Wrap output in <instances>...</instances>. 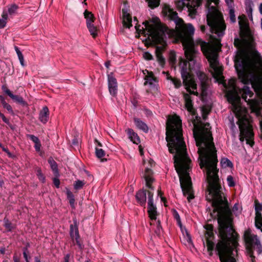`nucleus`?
<instances>
[{"instance_id":"f257e3e1","label":"nucleus","mask_w":262,"mask_h":262,"mask_svg":"<svg viewBox=\"0 0 262 262\" xmlns=\"http://www.w3.org/2000/svg\"><path fill=\"white\" fill-rule=\"evenodd\" d=\"M234 45L239 50L236 56L235 68L239 78L244 84L250 83L256 95L250 88L245 85L242 89L238 88L234 79H230L228 84L224 80L223 67L218 61V53L221 48V40L215 39L214 42L201 45V49L210 64V72L217 82L222 83L226 90L228 101L232 104V110L238 118L240 130L239 139L246 143L253 145L254 133L250 119L245 107L242 106V98L249 106L251 112L259 115L262 112V57L256 51H250L244 42L235 38Z\"/></svg>"},{"instance_id":"f03ea898","label":"nucleus","mask_w":262,"mask_h":262,"mask_svg":"<svg viewBox=\"0 0 262 262\" xmlns=\"http://www.w3.org/2000/svg\"><path fill=\"white\" fill-rule=\"evenodd\" d=\"M208 181L207 200L211 202L213 213L217 217L221 240L216 246L221 262H236L237 234L232 225L231 212L227 199L221 189L219 176H206Z\"/></svg>"},{"instance_id":"7ed1b4c3","label":"nucleus","mask_w":262,"mask_h":262,"mask_svg":"<svg viewBox=\"0 0 262 262\" xmlns=\"http://www.w3.org/2000/svg\"><path fill=\"white\" fill-rule=\"evenodd\" d=\"M164 11L170 19L174 21L175 30H170L167 27L162 28L146 21L143 23L145 28L142 27L140 29V26L135 27L137 32L139 34L143 35L146 37V46L160 45L156 47V54L157 60L161 66L165 64V59L162 54L166 46L164 39L165 33L181 41L184 47L186 59L189 61H192L195 54L192 39L194 31L193 27L190 24H185L183 20L178 17V13L169 6L165 7Z\"/></svg>"},{"instance_id":"20e7f679","label":"nucleus","mask_w":262,"mask_h":262,"mask_svg":"<svg viewBox=\"0 0 262 262\" xmlns=\"http://www.w3.org/2000/svg\"><path fill=\"white\" fill-rule=\"evenodd\" d=\"M166 140L169 151L173 156L176 170L179 175L183 195L190 202L194 198L189 176L191 160L186 152L182 134V121L177 115L169 116L166 123Z\"/></svg>"},{"instance_id":"39448f33","label":"nucleus","mask_w":262,"mask_h":262,"mask_svg":"<svg viewBox=\"0 0 262 262\" xmlns=\"http://www.w3.org/2000/svg\"><path fill=\"white\" fill-rule=\"evenodd\" d=\"M207 21L212 33L219 37L224 35L226 26L222 15L215 7H211L209 10Z\"/></svg>"},{"instance_id":"423d86ee","label":"nucleus","mask_w":262,"mask_h":262,"mask_svg":"<svg viewBox=\"0 0 262 262\" xmlns=\"http://www.w3.org/2000/svg\"><path fill=\"white\" fill-rule=\"evenodd\" d=\"M244 241L247 254L251 258V262H256L254 253L259 255L262 252V246L256 235L251 233L250 230L244 232Z\"/></svg>"},{"instance_id":"0eeeda50","label":"nucleus","mask_w":262,"mask_h":262,"mask_svg":"<svg viewBox=\"0 0 262 262\" xmlns=\"http://www.w3.org/2000/svg\"><path fill=\"white\" fill-rule=\"evenodd\" d=\"M187 61H183L181 63V75L183 80V84L185 86L187 91L190 94L198 95V93L195 91L196 90V84L195 82L193 77L188 71L187 68Z\"/></svg>"},{"instance_id":"6e6552de","label":"nucleus","mask_w":262,"mask_h":262,"mask_svg":"<svg viewBox=\"0 0 262 262\" xmlns=\"http://www.w3.org/2000/svg\"><path fill=\"white\" fill-rule=\"evenodd\" d=\"M202 0H179L176 3L177 7L182 10L185 7L188 9L189 15L194 17L196 14V10L202 4Z\"/></svg>"},{"instance_id":"1a4fd4ad","label":"nucleus","mask_w":262,"mask_h":262,"mask_svg":"<svg viewBox=\"0 0 262 262\" xmlns=\"http://www.w3.org/2000/svg\"><path fill=\"white\" fill-rule=\"evenodd\" d=\"M206 232L205 237L206 241L207 250L209 252V255H212V251L214 248V244L212 240L214 238L213 232V226L211 225H207L205 226Z\"/></svg>"},{"instance_id":"9d476101","label":"nucleus","mask_w":262,"mask_h":262,"mask_svg":"<svg viewBox=\"0 0 262 262\" xmlns=\"http://www.w3.org/2000/svg\"><path fill=\"white\" fill-rule=\"evenodd\" d=\"M148 194V207L147 212L149 217L152 220L156 219L157 216V208L156 206L154 205L153 202V192L151 191H147Z\"/></svg>"},{"instance_id":"9b49d317","label":"nucleus","mask_w":262,"mask_h":262,"mask_svg":"<svg viewBox=\"0 0 262 262\" xmlns=\"http://www.w3.org/2000/svg\"><path fill=\"white\" fill-rule=\"evenodd\" d=\"M70 236L74 244H76L80 249H82L83 245L79 240L80 236L76 223H74V225H71L70 226Z\"/></svg>"},{"instance_id":"f8f14e48","label":"nucleus","mask_w":262,"mask_h":262,"mask_svg":"<svg viewBox=\"0 0 262 262\" xmlns=\"http://www.w3.org/2000/svg\"><path fill=\"white\" fill-rule=\"evenodd\" d=\"M238 18L241 33L244 35H248L249 33V27L246 16L245 15H242L239 16Z\"/></svg>"},{"instance_id":"ddd939ff","label":"nucleus","mask_w":262,"mask_h":262,"mask_svg":"<svg viewBox=\"0 0 262 262\" xmlns=\"http://www.w3.org/2000/svg\"><path fill=\"white\" fill-rule=\"evenodd\" d=\"M108 84L111 95L115 96L117 93V82L116 79L113 77L112 74L108 75Z\"/></svg>"},{"instance_id":"4468645a","label":"nucleus","mask_w":262,"mask_h":262,"mask_svg":"<svg viewBox=\"0 0 262 262\" xmlns=\"http://www.w3.org/2000/svg\"><path fill=\"white\" fill-rule=\"evenodd\" d=\"M145 72L147 73V75L145 76L144 84L155 86L156 83L158 82L157 78L154 76V74L151 72H148L147 70L143 72L144 74H145Z\"/></svg>"},{"instance_id":"2eb2a0df","label":"nucleus","mask_w":262,"mask_h":262,"mask_svg":"<svg viewBox=\"0 0 262 262\" xmlns=\"http://www.w3.org/2000/svg\"><path fill=\"white\" fill-rule=\"evenodd\" d=\"M183 97L185 100V107L187 111L191 114H194V110L193 107V104L192 102L191 97L189 94L184 93L183 94Z\"/></svg>"},{"instance_id":"dca6fc26","label":"nucleus","mask_w":262,"mask_h":262,"mask_svg":"<svg viewBox=\"0 0 262 262\" xmlns=\"http://www.w3.org/2000/svg\"><path fill=\"white\" fill-rule=\"evenodd\" d=\"M144 178L146 181V185L149 189H153L151 184L154 181L152 172L151 169L146 168L145 171Z\"/></svg>"},{"instance_id":"f3484780","label":"nucleus","mask_w":262,"mask_h":262,"mask_svg":"<svg viewBox=\"0 0 262 262\" xmlns=\"http://www.w3.org/2000/svg\"><path fill=\"white\" fill-rule=\"evenodd\" d=\"M49 118V111L47 106H44L40 111L39 115V120L43 124H46Z\"/></svg>"},{"instance_id":"a211bd4d","label":"nucleus","mask_w":262,"mask_h":262,"mask_svg":"<svg viewBox=\"0 0 262 262\" xmlns=\"http://www.w3.org/2000/svg\"><path fill=\"white\" fill-rule=\"evenodd\" d=\"M122 13H123V23L124 26L127 28H129L132 26V19L130 15L128 13L126 10L123 9H122Z\"/></svg>"},{"instance_id":"6ab92c4d","label":"nucleus","mask_w":262,"mask_h":262,"mask_svg":"<svg viewBox=\"0 0 262 262\" xmlns=\"http://www.w3.org/2000/svg\"><path fill=\"white\" fill-rule=\"evenodd\" d=\"M138 203L142 206H144L146 201V191L142 190L139 191L136 195Z\"/></svg>"},{"instance_id":"aec40b11","label":"nucleus","mask_w":262,"mask_h":262,"mask_svg":"<svg viewBox=\"0 0 262 262\" xmlns=\"http://www.w3.org/2000/svg\"><path fill=\"white\" fill-rule=\"evenodd\" d=\"M95 142L98 144V145L95 148L96 155L98 158L100 159L102 161H103L105 159L104 158L105 152L104 150L99 147L102 146L101 143L97 140H95Z\"/></svg>"},{"instance_id":"412c9836","label":"nucleus","mask_w":262,"mask_h":262,"mask_svg":"<svg viewBox=\"0 0 262 262\" xmlns=\"http://www.w3.org/2000/svg\"><path fill=\"white\" fill-rule=\"evenodd\" d=\"M134 123L136 127L143 130L145 133H147L148 131V127L146 124L143 122L140 119L138 118H135L134 119Z\"/></svg>"},{"instance_id":"4be33fe9","label":"nucleus","mask_w":262,"mask_h":262,"mask_svg":"<svg viewBox=\"0 0 262 262\" xmlns=\"http://www.w3.org/2000/svg\"><path fill=\"white\" fill-rule=\"evenodd\" d=\"M87 28L93 38L96 37L99 31V27L95 25V23L86 25Z\"/></svg>"},{"instance_id":"5701e85b","label":"nucleus","mask_w":262,"mask_h":262,"mask_svg":"<svg viewBox=\"0 0 262 262\" xmlns=\"http://www.w3.org/2000/svg\"><path fill=\"white\" fill-rule=\"evenodd\" d=\"M127 134L130 140L135 144H138L140 142V139L137 134L132 129H128Z\"/></svg>"},{"instance_id":"b1692460","label":"nucleus","mask_w":262,"mask_h":262,"mask_svg":"<svg viewBox=\"0 0 262 262\" xmlns=\"http://www.w3.org/2000/svg\"><path fill=\"white\" fill-rule=\"evenodd\" d=\"M28 137L34 143V148L36 151L37 152L39 151L40 150L41 145L39 139L33 135H28Z\"/></svg>"},{"instance_id":"393cba45","label":"nucleus","mask_w":262,"mask_h":262,"mask_svg":"<svg viewBox=\"0 0 262 262\" xmlns=\"http://www.w3.org/2000/svg\"><path fill=\"white\" fill-rule=\"evenodd\" d=\"M84 16L86 20V25L95 23V17L92 12L86 10L84 12Z\"/></svg>"},{"instance_id":"a878e982","label":"nucleus","mask_w":262,"mask_h":262,"mask_svg":"<svg viewBox=\"0 0 262 262\" xmlns=\"http://www.w3.org/2000/svg\"><path fill=\"white\" fill-rule=\"evenodd\" d=\"M255 227L260 229L262 232V215L261 214H258L255 215Z\"/></svg>"},{"instance_id":"bb28decb","label":"nucleus","mask_w":262,"mask_h":262,"mask_svg":"<svg viewBox=\"0 0 262 262\" xmlns=\"http://www.w3.org/2000/svg\"><path fill=\"white\" fill-rule=\"evenodd\" d=\"M15 102L24 105L26 103L22 97L19 95H14L11 93L9 96Z\"/></svg>"},{"instance_id":"cd10ccee","label":"nucleus","mask_w":262,"mask_h":262,"mask_svg":"<svg viewBox=\"0 0 262 262\" xmlns=\"http://www.w3.org/2000/svg\"><path fill=\"white\" fill-rule=\"evenodd\" d=\"M0 100L4 108H6L9 113L13 114L12 107L10 104L7 103L2 96H0Z\"/></svg>"},{"instance_id":"c85d7f7f","label":"nucleus","mask_w":262,"mask_h":262,"mask_svg":"<svg viewBox=\"0 0 262 262\" xmlns=\"http://www.w3.org/2000/svg\"><path fill=\"white\" fill-rule=\"evenodd\" d=\"M7 18V12L4 10L2 14V18L0 19V28H3L5 27Z\"/></svg>"},{"instance_id":"c756f323","label":"nucleus","mask_w":262,"mask_h":262,"mask_svg":"<svg viewBox=\"0 0 262 262\" xmlns=\"http://www.w3.org/2000/svg\"><path fill=\"white\" fill-rule=\"evenodd\" d=\"M14 49L17 53V55L18 56V59L20 62V64H21L22 66H23V67L25 66L24 56H23V54L20 51L19 48L15 46Z\"/></svg>"},{"instance_id":"7c9ffc66","label":"nucleus","mask_w":262,"mask_h":262,"mask_svg":"<svg viewBox=\"0 0 262 262\" xmlns=\"http://www.w3.org/2000/svg\"><path fill=\"white\" fill-rule=\"evenodd\" d=\"M48 162L50 163L51 169L54 171V172L55 173H57L58 172V168H57V165L56 162L54 160H53V159H52L51 158H50L48 160Z\"/></svg>"},{"instance_id":"2f4dec72","label":"nucleus","mask_w":262,"mask_h":262,"mask_svg":"<svg viewBox=\"0 0 262 262\" xmlns=\"http://www.w3.org/2000/svg\"><path fill=\"white\" fill-rule=\"evenodd\" d=\"M221 164L222 166L224 167H231L232 166V164L231 161L228 160L227 158H222L221 161Z\"/></svg>"},{"instance_id":"473e14b6","label":"nucleus","mask_w":262,"mask_h":262,"mask_svg":"<svg viewBox=\"0 0 262 262\" xmlns=\"http://www.w3.org/2000/svg\"><path fill=\"white\" fill-rule=\"evenodd\" d=\"M160 0H146L148 3V6L150 8H154L159 5Z\"/></svg>"},{"instance_id":"72a5a7b5","label":"nucleus","mask_w":262,"mask_h":262,"mask_svg":"<svg viewBox=\"0 0 262 262\" xmlns=\"http://www.w3.org/2000/svg\"><path fill=\"white\" fill-rule=\"evenodd\" d=\"M255 215L258 214H261V212L262 211V204L259 203L257 201H255Z\"/></svg>"},{"instance_id":"f704fd0d","label":"nucleus","mask_w":262,"mask_h":262,"mask_svg":"<svg viewBox=\"0 0 262 262\" xmlns=\"http://www.w3.org/2000/svg\"><path fill=\"white\" fill-rule=\"evenodd\" d=\"M18 9V6L15 4L12 5L8 7V12L10 15L14 14Z\"/></svg>"},{"instance_id":"c9c22d12","label":"nucleus","mask_w":262,"mask_h":262,"mask_svg":"<svg viewBox=\"0 0 262 262\" xmlns=\"http://www.w3.org/2000/svg\"><path fill=\"white\" fill-rule=\"evenodd\" d=\"M4 222H5L4 226L6 228V229H7V230L8 231H11L13 229V228H14V227L12 225V224H11V223H10L8 221V220L6 219H5V220H4Z\"/></svg>"},{"instance_id":"e433bc0d","label":"nucleus","mask_w":262,"mask_h":262,"mask_svg":"<svg viewBox=\"0 0 262 262\" xmlns=\"http://www.w3.org/2000/svg\"><path fill=\"white\" fill-rule=\"evenodd\" d=\"M167 79H170L172 80L173 84L174 85V86L176 88H178L180 86V85L181 84V82L180 80L175 79V78H172L171 76H170L169 75L167 76Z\"/></svg>"},{"instance_id":"4c0bfd02","label":"nucleus","mask_w":262,"mask_h":262,"mask_svg":"<svg viewBox=\"0 0 262 262\" xmlns=\"http://www.w3.org/2000/svg\"><path fill=\"white\" fill-rule=\"evenodd\" d=\"M85 183L84 181L78 180L75 181L74 186L75 189L78 190L81 189L84 185Z\"/></svg>"},{"instance_id":"58836bf2","label":"nucleus","mask_w":262,"mask_h":262,"mask_svg":"<svg viewBox=\"0 0 262 262\" xmlns=\"http://www.w3.org/2000/svg\"><path fill=\"white\" fill-rule=\"evenodd\" d=\"M36 175L39 179V180L42 182H44L45 180V177L44 175L41 172V169L40 168H37L36 170Z\"/></svg>"},{"instance_id":"ea45409f","label":"nucleus","mask_w":262,"mask_h":262,"mask_svg":"<svg viewBox=\"0 0 262 262\" xmlns=\"http://www.w3.org/2000/svg\"><path fill=\"white\" fill-rule=\"evenodd\" d=\"M229 17L231 22L235 23L236 21V17L234 14V10L233 8L229 10Z\"/></svg>"},{"instance_id":"a19ab883","label":"nucleus","mask_w":262,"mask_h":262,"mask_svg":"<svg viewBox=\"0 0 262 262\" xmlns=\"http://www.w3.org/2000/svg\"><path fill=\"white\" fill-rule=\"evenodd\" d=\"M228 185L229 187H234L235 186V182L233 178L231 176H228L227 179Z\"/></svg>"},{"instance_id":"79ce46f5","label":"nucleus","mask_w":262,"mask_h":262,"mask_svg":"<svg viewBox=\"0 0 262 262\" xmlns=\"http://www.w3.org/2000/svg\"><path fill=\"white\" fill-rule=\"evenodd\" d=\"M143 57L144 59L147 60H149L152 59V56L148 52H145L143 54Z\"/></svg>"},{"instance_id":"37998d69","label":"nucleus","mask_w":262,"mask_h":262,"mask_svg":"<svg viewBox=\"0 0 262 262\" xmlns=\"http://www.w3.org/2000/svg\"><path fill=\"white\" fill-rule=\"evenodd\" d=\"M173 215H174V219L177 220L178 223L179 224H180V223H181L180 217V215H179L178 213L176 211H174Z\"/></svg>"},{"instance_id":"c03bdc74","label":"nucleus","mask_w":262,"mask_h":262,"mask_svg":"<svg viewBox=\"0 0 262 262\" xmlns=\"http://www.w3.org/2000/svg\"><path fill=\"white\" fill-rule=\"evenodd\" d=\"M2 90L8 96L12 93L6 85L2 86Z\"/></svg>"},{"instance_id":"a18cd8bd","label":"nucleus","mask_w":262,"mask_h":262,"mask_svg":"<svg viewBox=\"0 0 262 262\" xmlns=\"http://www.w3.org/2000/svg\"><path fill=\"white\" fill-rule=\"evenodd\" d=\"M246 8L252 7L253 2L252 0H245Z\"/></svg>"},{"instance_id":"49530a36","label":"nucleus","mask_w":262,"mask_h":262,"mask_svg":"<svg viewBox=\"0 0 262 262\" xmlns=\"http://www.w3.org/2000/svg\"><path fill=\"white\" fill-rule=\"evenodd\" d=\"M67 198L69 200L71 199H74V196L73 193L71 191H70V190L67 191Z\"/></svg>"},{"instance_id":"de8ad7c7","label":"nucleus","mask_w":262,"mask_h":262,"mask_svg":"<svg viewBox=\"0 0 262 262\" xmlns=\"http://www.w3.org/2000/svg\"><path fill=\"white\" fill-rule=\"evenodd\" d=\"M53 183L56 187H59V185H60V181H59V179L54 178L53 180Z\"/></svg>"},{"instance_id":"09e8293b","label":"nucleus","mask_w":262,"mask_h":262,"mask_svg":"<svg viewBox=\"0 0 262 262\" xmlns=\"http://www.w3.org/2000/svg\"><path fill=\"white\" fill-rule=\"evenodd\" d=\"M246 10L247 13L249 16L250 15H252V7L246 8Z\"/></svg>"},{"instance_id":"8fccbe9b","label":"nucleus","mask_w":262,"mask_h":262,"mask_svg":"<svg viewBox=\"0 0 262 262\" xmlns=\"http://www.w3.org/2000/svg\"><path fill=\"white\" fill-rule=\"evenodd\" d=\"M69 200L71 206L74 208L75 207V199H71Z\"/></svg>"},{"instance_id":"3c124183","label":"nucleus","mask_w":262,"mask_h":262,"mask_svg":"<svg viewBox=\"0 0 262 262\" xmlns=\"http://www.w3.org/2000/svg\"><path fill=\"white\" fill-rule=\"evenodd\" d=\"M211 3H213L215 5H217L219 3V0H208V4H210Z\"/></svg>"},{"instance_id":"603ef678","label":"nucleus","mask_w":262,"mask_h":262,"mask_svg":"<svg viewBox=\"0 0 262 262\" xmlns=\"http://www.w3.org/2000/svg\"><path fill=\"white\" fill-rule=\"evenodd\" d=\"M203 113H204L203 118L204 119H205L206 115H207L209 113V112H208L207 110H205V108H203Z\"/></svg>"},{"instance_id":"864d4df0","label":"nucleus","mask_w":262,"mask_h":262,"mask_svg":"<svg viewBox=\"0 0 262 262\" xmlns=\"http://www.w3.org/2000/svg\"><path fill=\"white\" fill-rule=\"evenodd\" d=\"M70 255L67 254L64 257V262H69Z\"/></svg>"},{"instance_id":"5fc2aeb1","label":"nucleus","mask_w":262,"mask_h":262,"mask_svg":"<svg viewBox=\"0 0 262 262\" xmlns=\"http://www.w3.org/2000/svg\"><path fill=\"white\" fill-rule=\"evenodd\" d=\"M23 254H24V257L26 262H29L28 260V255L27 254L26 252L24 251L23 253Z\"/></svg>"},{"instance_id":"6e6d98bb","label":"nucleus","mask_w":262,"mask_h":262,"mask_svg":"<svg viewBox=\"0 0 262 262\" xmlns=\"http://www.w3.org/2000/svg\"><path fill=\"white\" fill-rule=\"evenodd\" d=\"M225 1L228 6H232L233 0H225Z\"/></svg>"},{"instance_id":"4d7b16f0","label":"nucleus","mask_w":262,"mask_h":262,"mask_svg":"<svg viewBox=\"0 0 262 262\" xmlns=\"http://www.w3.org/2000/svg\"><path fill=\"white\" fill-rule=\"evenodd\" d=\"M158 195L160 196L161 200L163 202H165V199L164 197L161 196V190H158Z\"/></svg>"},{"instance_id":"13d9d810","label":"nucleus","mask_w":262,"mask_h":262,"mask_svg":"<svg viewBox=\"0 0 262 262\" xmlns=\"http://www.w3.org/2000/svg\"><path fill=\"white\" fill-rule=\"evenodd\" d=\"M259 11L261 14H262V3H260L259 6Z\"/></svg>"},{"instance_id":"bf43d9fd","label":"nucleus","mask_w":262,"mask_h":262,"mask_svg":"<svg viewBox=\"0 0 262 262\" xmlns=\"http://www.w3.org/2000/svg\"><path fill=\"white\" fill-rule=\"evenodd\" d=\"M238 205L237 204H235L233 207V211H234L235 210H237Z\"/></svg>"},{"instance_id":"052dcab7","label":"nucleus","mask_w":262,"mask_h":262,"mask_svg":"<svg viewBox=\"0 0 262 262\" xmlns=\"http://www.w3.org/2000/svg\"><path fill=\"white\" fill-rule=\"evenodd\" d=\"M139 151H140L141 155H143V149L141 148V146H139Z\"/></svg>"},{"instance_id":"680f3d73","label":"nucleus","mask_w":262,"mask_h":262,"mask_svg":"<svg viewBox=\"0 0 262 262\" xmlns=\"http://www.w3.org/2000/svg\"><path fill=\"white\" fill-rule=\"evenodd\" d=\"M13 259L14 262H19V260L17 258L16 256H14Z\"/></svg>"},{"instance_id":"e2e57ef3","label":"nucleus","mask_w":262,"mask_h":262,"mask_svg":"<svg viewBox=\"0 0 262 262\" xmlns=\"http://www.w3.org/2000/svg\"><path fill=\"white\" fill-rule=\"evenodd\" d=\"M200 77L204 80L206 77V75L204 73H201L200 74Z\"/></svg>"},{"instance_id":"0e129e2a","label":"nucleus","mask_w":262,"mask_h":262,"mask_svg":"<svg viewBox=\"0 0 262 262\" xmlns=\"http://www.w3.org/2000/svg\"><path fill=\"white\" fill-rule=\"evenodd\" d=\"M2 147V149H3V150L5 152H6V153L8 152L9 151V150L6 148H5L4 147Z\"/></svg>"},{"instance_id":"69168bd1","label":"nucleus","mask_w":262,"mask_h":262,"mask_svg":"<svg viewBox=\"0 0 262 262\" xmlns=\"http://www.w3.org/2000/svg\"><path fill=\"white\" fill-rule=\"evenodd\" d=\"M105 65L106 67V68H108L110 65V61L106 62L105 63Z\"/></svg>"},{"instance_id":"338daca9","label":"nucleus","mask_w":262,"mask_h":262,"mask_svg":"<svg viewBox=\"0 0 262 262\" xmlns=\"http://www.w3.org/2000/svg\"><path fill=\"white\" fill-rule=\"evenodd\" d=\"M35 262H41V261L38 257H35Z\"/></svg>"},{"instance_id":"774afa93","label":"nucleus","mask_w":262,"mask_h":262,"mask_svg":"<svg viewBox=\"0 0 262 262\" xmlns=\"http://www.w3.org/2000/svg\"><path fill=\"white\" fill-rule=\"evenodd\" d=\"M201 30L202 32H204L205 30V27L204 26H202L201 27Z\"/></svg>"}]
</instances>
